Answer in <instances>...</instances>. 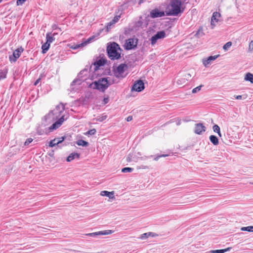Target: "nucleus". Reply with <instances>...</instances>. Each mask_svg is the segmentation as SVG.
<instances>
[{
  "label": "nucleus",
  "mask_w": 253,
  "mask_h": 253,
  "mask_svg": "<svg viewBox=\"0 0 253 253\" xmlns=\"http://www.w3.org/2000/svg\"><path fill=\"white\" fill-rule=\"evenodd\" d=\"M219 55H216L214 56H210L208 58L203 59V63H210L211 61L215 60Z\"/></svg>",
  "instance_id": "18"
},
{
  "label": "nucleus",
  "mask_w": 253,
  "mask_h": 253,
  "mask_svg": "<svg viewBox=\"0 0 253 253\" xmlns=\"http://www.w3.org/2000/svg\"><path fill=\"white\" fill-rule=\"evenodd\" d=\"M93 39V37L89 38L86 41L80 43V44H74L71 46V48L73 49H77L79 48L82 47L86 45L88 43H89Z\"/></svg>",
  "instance_id": "13"
},
{
  "label": "nucleus",
  "mask_w": 253,
  "mask_h": 253,
  "mask_svg": "<svg viewBox=\"0 0 253 253\" xmlns=\"http://www.w3.org/2000/svg\"><path fill=\"white\" fill-rule=\"evenodd\" d=\"M144 0H140V1H139V3H141V2H142Z\"/></svg>",
  "instance_id": "51"
},
{
  "label": "nucleus",
  "mask_w": 253,
  "mask_h": 253,
  "mask_svg": "<svg viewBox=\"0 0 253 253\" xmlns=\"http://www.w3.org/2000/svg\"><path fill=\"white\" fill-rule=\"evenodd\" d=\"M158 236V235L155 233L153 232H148L145 233L141 235V239H143L144 238H147L149 237H156Z\"/></svg>",
  "instance_id": "21"
},
{
  "label": "nucleus",
  "mask_w": 253,
  "mask_h": 253,
  "mask_svg": "<svg viewBox=\"0 0 253 253\" xmlns=\"http://www.w3.org/2000/svg\"><path fill=\"white\" fill-rule=\"evenodd\" d=\"M114 194V191L108 192L107 191H103L101 192L100 195L103 196H107L110 198H112L113 197H112L111 196H113Z\"/></svg>",
  "instance_id": "24"
},
{
  "label": "nucleus",
  "mask_w": 253,
  "mask_h": 253,
  "mask_svg": "<svg viewBox=\"0 0 253 253\" xmlns=\"http://www.w3.org/2000/svg\"><path fill=\"white\" fill-rule=\"evenodd\" d=\"M202 86H203L202 85H199V86H197V87H195V88H193V89H192V93H196L197 92H198V91L200 90L201 88V87H202Z\"/></svg>",
  "instance_id": "36"
},
{
  "label": "nucleus",
  "mask_w": 253,
  "mask_h": 253,
  "mask_svg": "<svg viewBox=\"0 0 253 253\" xmlns=\"http://www.w3.org/2000/svg\"><path fill=\"white\" fill-rule=\"evenodd\" d=\"M7 73V69H4L3 70H1L0 71V81L2 79H4L6 77V74Z\"/></svg>",
  "instance_id": "27"
},
{
  "label": "nucleus",
  "mask_w": 253,
  "mask_h": 253,
  "mask_svg": "<svg viewBox=\"0 0 253 253\" xmlns=\"http://www.w3.org/2000/svg\"><path fill=\"white\" fill-rule=\"evenodd\" d=\"M182 75L183 76V77L185 78V79L187 82L191 79L192 76H193L194 75V74L193 72H192L191 74L189 72H185L183 74H182Z\"/></svg>",
  "instance_id": "25"
},
{
  "label": "nucleus",
  "mask_w": 253,
  "mask_h": 253,
  "mask_svg": "<svg viewBox=\"0 0 253 253\" xmlns=\"http://www.w3.org/2000/svg\"><path fill=\"white\" fill-rule=\"evenodd\" d=\"M245 80L253 83V75L251 73H248L245 76Z\"/></svg>",
  "instance_id": "26"
},
{
  "label": "nucleus",
  "mask_w": 253,
  "mask_h": 253,
  "mask_svg": "<svg viewBox=\"0 0 253 253\" xmlns=\"http://www.w3.org/2000/svg\"><path fill=\"white\" fill-rule=\"evenodd\" d=\"M107 60L105 56L102 54L96 57L95 61L93 63H107Z\"/></svg>",
  "instance_id": "15"
},
{
  "label": "nucleus",
  "mask_w": 253,
  "mask_h": 253,
  "mask_svg": "<svg viewBox=\"0 0 253 253\" xmlns=\"http://www.w3.org/2000/svg\"><path fill=\"white\" fill-rule=\"evenodd\" d=\"M230 249L231 248L229 247L223 250H218V253H224L227 251H229Z\"/></svg>",
  "instance_id": "38"
},
{
  "label": "nucleus",
  "mask_w": 253,
  "mask_h": 253,
  "mask_svg": "<svg viewBox=\"0 0 253 253\" xmlns=\"http://www.w3.org/2000/svg\"><path fill=\"white\" fill-rule=\"evenodd\" d=\"M41 80V78H39L38 79H37L34 83V85H37L39 83Z\"/></svg>",
  "instance_id": "41"
},
{
  "label": "nucleus",
  "mask_w": 253,
  "mask_h": 253,
  "mask_svg": "<svg viewBox=\"0 0 253 253\" xmlns=\"http://www.w3.org/2000/svg\"><path fill=\"white\" fill-rule=\"evenodd\" d=\"M186 80L182 75L178 77V78L176 81V84L179 86H184L186 84Z\"/></svg>",
  "instance_id": "17"
},
{
  "label": "nucleus",
  "mask_w": 253,
  "mask_h": 253,
  "mask_svg": "<svg viewBox=\"0 0 253 253\" xmlns=\"http://www.w3.org/2000/svg\"><path fill=\"white\" fill-rule=\"evenodd\" d=\"M203 35H204V33H203L202 28L199 29V30L196 33V34H195V36H196L198 38L201 37Z\"/></svg>",
  "instance_id": "32"
},
{
  "label": "nucleus",
  "mask_w": 253,
  "mask_h": 253,
  "mask_svg": "<svg viewBox=\"0 0 253 253\" xmlns=\"http://www.w3.org/2000/svg\"><path fill=\"white\" fill-rule=\"evenodd\" d=\"M96 132V130L95 128H93L92 129H90L87 132H86L84 134L85 135H93Z\"/></svg>",
  "instance_id": "34"
},
{
  "label": "nucleus",
  "mask_w": 253,
  "mask_h": 253,
  "mask_svg": "<svg viewBox=\"0 0 253 253\" xmlns=\"http://www.w3.org/2000/svg\"><path fill=\"white\" fill-rule=\"evenodd\" d=\"M236 99H241L242 98V95H237L235 96Z\"/></svg>",
  "instance_id": "46"
},
{
  "label": "nucleus",
  "mask_w": 253,
  "mask_h": 253,
  "mask_svg": "<svg viewBox=\"0 0 253 253\" xmlns=\"http://www.w3.org/2000/svg\"><path fill=\"white\" fill-rule=\"evenodd\" d=\"M133 170V169L131 168L126 167L122 169V172H130Z\"/></svg>",
  "instance_id": "35"
},
{
  "label": "nucleus",
  "mask_w": 253,
  "mask_h": 253,
  "mask_svg": "<svg viewBox=\"0 0 253 253\" xmlns=\"http://www.w3.org/2000/svg\"><path fill=\"white\" fill-rule=\"evenodd\" d=\"M253 49V40L252 41L250 42L249 45V50L250 51H252Z\"/></svg>",
  "instance_id": "40"
},
{
  "label": "nucleus",
  "mask_w": 253,
  "mask_h": 253,
  "mask_svg": "<svg viewBox=\"0 0 253 253\" xmlns=\"http://www.w3.org/2000/svg\"><path fill=\"white\" fill-rule=\"evenodd\" d=\"M164 12L161 11L157 8L152 10L150 12V16L153 18L161 17L164 16Z\"/></svg>",
  "instance_id": "11"
},
{
  "label": "nucleus",
  "mask_w": 253,
  "mask_h": 253,
  "mask_svg": "<svg viewBox=\"0 0 253 253\" xmlns=\"http://www.w3.org/2000/svg\"><path fill=\"white\" fill-rule=\"evenodd\" d=\"M213 130L214 131V132H216L218 133V135L221 137V133H220V127L219 126L217 125H214L213 126Z\"/></svg>",
  "instance_id": "30"
},
{
  "label": "nucleus",
  "mask_w": 253,
  "mask_h": 253,
  "mask_svg": "<svg viewBox=\"0 0 253 253\" xmlns=\"http://www.w3.org/2000/svg\"><path fill=\"white\" fill-rule=\"evenodd\" d=\"M119 18L120 16L115 17L114 19L108 24L106 26L107 31H108L109 30L111 29V26L113 25L118 21Z\"/></svg>",
  "instance_id": "19"
},
{
  "label": "nucleus",
  "mask_w": 253,
  "mask_h": 253,
  "mask_svg": "<svg viewBox=\"0 0 253 253\" xmlns=\"http://www.w3.org/2000/svg\"><path fill=\"white\" fill-rule=\"evenodd\" d=\"M210 252H211V253H218V250H211Z\"/></svg>",
  "instance_id": "47"
},
{
  "label": "nucleus",
  "mask_w": 253,
  "mask_h": 253,
  "mask_svg": "<svg viewBox=\"0 0 253 253\" xmlns=\"http://www.w3.org/2000/svg\"><path fill=\"white\" fill-rule=\"evenodd\" d=\"M107 53L111 60H117L121 58L122 49L117 43L113 42L107 47Z\"/></svg>",
  "instance_id": "3"
},
{
  "label": "nucleus",
  "mask_w": 253,
  "mask_h": 253,
  "mask_svg": "<svg viewBox=\"0 0 253 253\" xmlns=\"http://www.w3.org/2000/svg\"><path fill=\"white\" fill-rule=\"evenodd\" d=\"M242 231H247L248 232H253V226L244 227L241 228Z\"/></svg>",
  "instance_id": "31"
},
{
  "label": "nucleus",
  "mask_w": 253,
  "mask_h": 253,
  "mask_svg": "<svg viewBox=\"0 0 253 253\" xmlns=\"http://www.w3.org/2000/svg\"><path fill=\"white\" fill-rule=\"evenodd\" d=\"M22 48H19L14 51L13 55L9 56V59L11 62H15L17 58H19L20 54L23 52Z\"/></svg>",
  "instance_id": "10"
},
{
  "label": "nucleus",
  "mask_w": 253,
  "mask_h": 253,
  "mask_svg": "<svg viewBox=\"0 0 253 253\" xmlns=\"http://www.w3.org/2000/svg\"><path fill=\"white\" fill-rule=\"evenodd\" d=\"M25 1H26V0H17V2H16L17 5H22Z\"/></svg>",
  "instance_id": "39"
},
{
  "label": "nucleus",
  "mask_w": 253,
  "mask_h": 253,
  "mask_svg": "<svg viewBox=\"0 0 253 253\" xmlns=\"http://www.w3.org/2000/svg\"><path fill=\"white\" fill-rule=\"evenodd\" d=\"M160 156H161V157H165L168 156V155H167V154H163V155H160Z\"/></svg>",
  "instance_id": "48"
},
{
  "label": "nucleus",
  "mask_w": 253,
  "mask_h": 253,
  "mask_svg": "<svg viewBox=\"0 0 253 253\" xmlns=\"http://www.w3.org/2000/svg\"><path fill=\"white\" fill-rule=\"evenodd\" d=\"M97 65L98 66V67H100V66H102V65H104V64H97Z\"/></svg>",
  "instance_id": "50"
},
{
  "label": "nucleus",
  "mask_w": 253,
  "mask_h": 253,
  "mask_svg": "<svg viewBox=\"0 0 253 253\" xmlns=\"http://www.w3.org/2000/svg\"><path fill=\"white\" fill-rule=\"evenodd\" d=\"M127 69V64H120L116 68H114V74L117 78H123L126 77L127 74V73H126Z\"/></svg>",
  "instance_id": "5"
},
{
  "label": "nucleus",
  "mask_w": 253,
  "mask_h": 253,
  "mask_svg": "<svg viewBox=\"0 0 253 253\" xmlns=\"http://www.w3.org/2000/svg\"><path fill=\"white\" fill-rule=\"evenodd\" d=\"M181 2L179 0H172L167 7V15L177 16L179 13L183 11L181 9Z\"/></svg>",
  "instance_id": "2"
},
{
  "label": "nucleus",
  "mask_w": 253,
  "mask_h": 253,
  "mask_svg": "<svg viewBox=\"0 0 253 253\" xmlns=\"http://www.w3.org/2000/svg\"><path fill=\"white\" fill-rule=\"evenodd\" d=\"M57 33H54L52 34L51 33H48L46 35V42L50 44L55 40L54 36L57 35Z\"/></svg>",
  "instance_id": "16"
},
{
  "label": "nucleus",
  "mask_w": 253,
  "mask_h": 253,
  "mask_svg": "<svg viewBox=\"0 0 253 253\" xmlns=\"http://www.w3.org/2000/svg\"><path fill=\"white\" fill-rule=\"evenodd\" d=\"M80 157V155L77 153H71L67 158V161L70 162L73 160L76 157L79 158Z\"/></svg>",
  "instance_id": "22"
},
{
  "label": "nucleus",
  "mask_w": 253,
  "mask_h": 253,
  "mask_svg": "<svg viewBox=\"0 0 253 253\" xmlns=\"http://www.w3.org/2000/svg\"><path fill=\"white\" fill-rule=\"evenodd\" d=\"M206 131V127L203 124L199 123L195 125L194 132L195 133L200 134Z\"/></svg>",
  "instance_id": "12"
},
{
  "label": "nucleus",
  "mask_w": 253,
  "mask_h": 253,
  "mask_svg": "<svg viewBox=\"0 0 253 253\" xmlns=\"http://www.w3.org/2000/svg\"><path fill=\"white\" fill-rule=\"evenodd\" d=\"M221 16L220 14L218 12H214L211 18V29H213L216 24L219 22V18Z\"/></svg>",
  "instance_id": "8"
},
{
  "label": "nucleus",
  "mask_w": 253,
  "mask_h": 253,
  "mask_svg": "<svg viewBox=\"0 0 253 253\" xmlns=\"http://www.w3.org/2000/svg\"><path fill=\"white\" fill-rule=\"evenodd\" d=\"M63 141L64 138H62L61 140H58L57 139L55 138L50 141L49 146L50 147H53L55 145H58V144L62 142Z\"/></svg>",
  "instance_id": "20"
},
{
  "label": "nucleus",
  "mask_w": 253,
  "mask_h": 253,
  "mask_svg": "<svg viewBox=\"0 0 253 253\" xmlns=\"http://www.w3.org/2000/svg\"><path fill=\"white\" fill-rule=\"evenodd\" d=\"M132 120V117L131 116L127 117V118H126V121L127 122L131 121Z\"/></svg>",
  "instance_id": "43"
},
{
  "label": "nucleus",
  "mask_w": 253,
  "mask_h": 253,
  "mask_svg": "<svg viewBox=\"0 0 253 253\" xmlns=\"http://www.w3.org/2000/svg\"><path fill=\"white\" fill-rule=\"evenodd\" d=\"M109 101V99L108 98H105L104 99H103V102H104V104H107Z\"/></svg>",
  "instance_id": "42"
},
{
  "label": "nucleus",
  "mask_w": 253,
  "mask_h": 253,
  "mask_svg": "<svg viewBox=\"0 0 253 253\" xmlns=\"http://www.w3.org/2000/svg\"><path fill=\"white\" fill-rule=\"evenodd\" d=\"M210 140L211 142L214 145H217L219 143V141L216 136L215 135H212L210 136Z\"/></svg>",
  "instance_id": "23"
},
{
  "label": "nucleus",
  "mask_w": 253,
  "mask_h": 253,
  "mask_svg": "<svg viewBox=\"0 0 253 253\" xmlns=\"http://www.w3.org/2000/svg\"><path fill=\"white\" fill-rule=\"evenodd\" d=\"M166 36V33L164 31L158 32L156 34L152 37L151 38V42L152 44H154L157 42V40L161 39H163Z\"/></svg>",
  "instance_id": "7"
},
{
  "label": "nucleus",
  "mask_w": 253,
  "mask_h": 253,
  "mask_svg": "<svg viewBox=\"0 0 253 253\" xmlns=\"http://www.w3.org/2000/svg\"><path fill=\"white\" fill-rule=\"evenodd\" d=\"M33 139L31 138H28L25 142V145H28L30 143H31L33 141Z\"/></svg>",
  "instance_id": "37"
},
{
  "label": "nucleus",
  "mask_w": 253,
  "mask_h": 253,
  "mask_svg": "<svg viewBox=\"0 0 253 253\" xmlns=\"http://www.w3.org/2000/svg\"><path fill=\"white\" fill-rule=\"evenodd\" d=\"M137 39L130 38L126 41L124 47L126 49L130 50L135 48L137 46Z\"/></svg>",
  "instance_id": "6"
},
{
  "label": "nucleus",
  "mask_w": 253,
  "mask_h": 253,
  "mask_svg": "<svg viewBox=\"0 0 253 253\" xmlns=\"http://www.w3.org/2000/svg\"><path fill=\"white\" fill-rule=\"evenodd\" d=\"M108 80L106 78H101L91 84L92 88L104 91L110 85Z\"/></svg>",
  "instance_id": "4"
},
{
  "label": "nucleus",
  "mask_w": 253,
  "mask_h": 253,
  "mask_svg": "<svg viewBox=\"0 0 253 253\" xmlns=\"http://www.w3.org/2000/svg\"><path fill=\"white\" fill-rule=\"evenodd\" d=\"M144 88L143 82L141 80H138L135 82L132 87V90L136 91H141Z\"/></svg>",
  "instance_id": "9"
},
{
  "label": "nucleus",
  "mask_w": 253,
  "mask_h": 253,
  "mask_svg": "<svg viewBox=\"0 0 253 253\" xmlns=\"http://www.w3.org/2000/svg\"><path fill=\"white\" fill-rule=\"evenodd\" d=\"M232 45V42H227L226 43H225L224 45H223V48L225 50H227L229 49V48L230 47V46H231Z\"/></svg>",
  "instance_id": "33"
},
{
  "label": "nucleus",
  "mask_w": 253,
  "mask_h": 253,
  "mask_svg": "<svg viewBox=\"0 0 253 253\" xmlns=\"http://www.w3.org/2000/svg\"><path fill=\"white\" fill-rule=\"evenodd\" d=\"M251 184H253V182L251 183Z\"/></svg>",
  "instance_id": "52"
},
{
  "label": "nucleus",
  "mask_w": 253,
  "mask_h": 253,
  "mask_svg": "<svg viewBox=\"0 0 253 253\" xmlns=\"http://www.w3.org/2000/svg\"><path fill=\"white\" fill-rule=\"evenodd\" d=\"M107 118V116H102L101 118L100 121H103V120H105Z\"/></svg>",
  "instance_id": "44"
},
{
  "label": "nucleus",
  "mask_w": 253,
  "mask_h": 253,
  "mask_svg": "<svg viewBox=\"0 0 253 253\" xmlns=\"http://www.w3.org/2000/svg\"><path fill=\"white\" fill-rule=\"evenodd\" d=\"M76 144L79 146H87L88 143L84 140L80 139L76 142Z\"/></svg>",
  "instance_id": "28"
},
{
  "label": "nucleus",
  "mask_w": 253,
  "mask_h": 253,
  "mask_svg": "<svg viewBox=\"0 0 253 253\" xmlns=\"http://www.w3.org/2000/svg\"><path fill=\"white\" fill-rule=\"evenodd\" d=\"M65 110V106L63 104H59L56 106V108L50 112L46 116V119H52L53 121L58 119L49 127L50 130H53L59 128L66 120L64 118V115H62V113Z\"/></svg>",
  "instance_id": "1"
},
{
  "label": "nucleus",
  "mask_w": 253,
  "mask_h": 253,
  "mask_svg": "<svg viewBox=\"0 0 253 253\" xmlns=\"http://www.w3.org/2000/svg\"><path fill=\"white\" fill-rule=\"evenodd\" d=\"M161 158V156L160 155H158L157 156H156L155 158H154V160L156 161H158V160Z\"/></svg>",
  "instance_id": "45"
},
{
  "label": "nucleus",
  "mask_w": 253,
  "mask_h": 253,
  "mask_svg": "<svg viewBox=\"0 0 253 253\" xmlns=\"http://www.w3.org/2000/svg\"><path fill=\"white\" fill-rule=\"evenodd\" d=\"M113 232L111 230H104L91 233L87 234V235L92 236H97V235H109L111 234Z\"/></svg>",
  "instance_id": "14"
},
{
  "label": "nucleus",
  "mask_w": 253,
  "mask_h": 253,
  "mask_svg": "<svg viewBox=\"0 0 253 253\" xmlns=\"http://www.w3.org/2000/svg\"><path fill=\"white\" fill-rule=\"evenodd\" d=\"M62 138H64V140L65 139V137H60V138H57V139H58V140H61Z\"/></svg>",
  "instance_id": "49"
},
{
  "label": "nucleus",
  "mask_w": 253,
  "mask_h": 253,
  "mask_svg": "<svg viewBox=\"0 0 253 253\" xmlns=\"http://www.w3.org/2000/svg\"><path fill=\"white\" fill-rule=\"evenodd\" d=\"M50 46V44L46 42L43 44L42 45V52L45 53L48 49Z\"/></svg>",
  "instance_id": "29"
}]
</instances>
